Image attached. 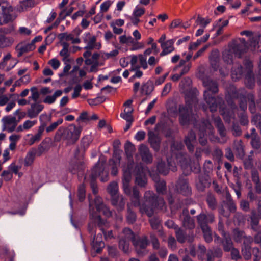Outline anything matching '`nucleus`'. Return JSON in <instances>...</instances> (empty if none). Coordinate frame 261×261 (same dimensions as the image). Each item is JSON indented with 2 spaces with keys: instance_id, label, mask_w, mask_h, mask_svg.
<instances>
[{
  "instance_id": "nucleus-1",
  "label": "nucleus",
  "mask_w": 261,
  "mask_h": 261,
  "mask_svg": "<svg viewBox=\"0 0 261 261\" xmlns=\"http://www.w3.org/2000/svg\"><path fill=\"white\" fill-rule=\"evenodd\" d=\"M139 191L134 188L132 196V204L134 206H140V210L142 213H145L149 217H151L153 213V208L159 206L162 208L164 205V201L162 198H157L151 191H147L144 194V203L140 205L139 203Z\"/></svg>"
},
{
  "instance_id": "nucleus-2",
  "label": "nucleus",
  "mask_w": 261,
  "mask_h": 261,
  "mask_svg": "<svg viewBox=\"0 0 261 261\" xmlns=\"http://www.w3.org/2000/svg\"><path fill=\"white\" fill-rule=\"evenodd\" d=\"M125 239H121L119 242V247L125 253H128L129 251V241L133 240L136 251L138 255L143 256L147 253L146 247L148 245V241L146 237L140 238L137 240L134 239V234L129 228H126L123 230Z\"/></svg>"
},
{
  "instance_id": "nucleus-3",
  "label": "nucleus",
  "mask_w": 261,
  "mask_h": 261,
  "mask_svg": "<svg viewBox=\"0 0 261 261\" xmlns=\"http://www.w3.org/2000/svg\"><path fill=\"white\" fill-rule=\"evenodd\" d=\"M90 222L89 224V230L91 231L96 224L102 225L103 223L97 212L102 213L107 217L112 215L111 212L103 204L101 198L96 197L94 201L89 202Z\"/></svg>"
},
{
  "instance_id": "nucleus-4",
  "label": "nucleus",
  "mask_w": 261,
  "mask_h": 261,
  "mask_svg": "<svg viewBox=\"0 0 261 261\" xmlns=\"http://www.w3.org/2000/svg\"><path fill=\"white\" fill-rule=\"evenodd\" d=\"M198 99L196 94L186 96V106H180L179 109V121L181 125H185L190 122H194L195 117L193 113V110L196 111Z\"/></svg>"
},
{
  "instance_id": "nucleus-5",
  "label": "nucleus",
  "mask_w": 261,
  "mask_h": 261,
  "mask_svg": "<svg viewBox=\"0 0 261 261\" xmlns=\"http://www.w3.org/2000/svg\"><path fill=\"white\" fill-rule=\"evenodd\" d=\"M203 86L206 88V90L204 92V97L210 111L212 112L216 111L218 102L213 96L210 95V93H215L218 92V87L216 83L213 82L208 78L202 79Z\"/></svg>"
},
{
  "instance_id": "nucleus-6",
  "label": "nucleus",
  "mask_w": 261,
  "mask_h": 261,
  "mask_svg": "<svg viewBox=\"0 0 261 261\" xmlns=\"http://www.w3.org/2000/svg\"><path fill=\"white\" fill-rule=\"evenodd\" d=\"M83 57L85 59V64L86 65H90V72H96L98 70V67L103 65L104 63L99 62L100 54L97 52L92 53L91 50H86L83 53Z\"/></svg>"
},
{
  "instance_id": "nucleus-7",
  "label": "nucleus",
  "mask_w": 261,
  "mask_h": 261,
  "mask_svg": "<svg viewBox=\"0 0 261 261\" xmlns=\"http://www.w3.org/2000/svg\"><path fill=\"white\" fill-rule=\"evenodd\" d=\"M16 17L12 7L8 2H0V25L13 20Z\"/></svg>"
},
{
  "instance_id": "nucleus-8",
  "label": "nucleus",
  "mask_w": 261,
  "mask_h": 261,
  "mask_svg": "<svg viewBox=\"0 0 261 261\" xmlns=\"http://www.w3.org/2000/svg\"><path fill=\"white\" fill-rule=\"evenodd\" d=\"M118 191V184L116 182H111L108 187V191L112 196V204L116 206L119 211L122 210L125 205V202L122 196L117 195Z\"/></svg>"
},
{
  "instance_id": "nucleus-9",
  "label": "nucleus",
  "mask_w": 261,
  "mask_h": 261,
  "mask_svg": "<svg viewBox=\"0 0 261 261\" xmlns=\"http://www.w3.org/2000/svg\"><path fill=\"white\" fill-rule=\"evenodd\" d=\"M81 131V126L77 127L71 124L64 129L63 137L69 143H74L79 139Z\"/></svg>"
},
{
  "instance_id": "nucleus-10",
  "label": "nucleus",
  "mask_w": 261,
  "mask_h": 261,
  "mask_svg": "<svg viewBox=\"0 0 261 261\" xmlns=\"http://www.w3.org/2000/svg\"><path fill=\"white\" fill-rule=\"evenodd\" d=\"M25 113H21V116H19V120H17L16 118L12 115L6 116L3 118L2 121L3 124V129L6 130L9 133H11L16 130V126L19 120L22 117H24Z\"/></svg>"
},
{
  "instance_id": "nucleus-11",
  "label": "nucleus",
  "mask_w": 261,
  "mask_h": 261,
  "mask_svg": "<svg viewBox=\"0 0 261 261\" xmlns=\"http://www.w3.org/2000/svg\"><path fill=\"white\" fill-rule=\"evenodd\" d=\"M198 128L199 130V141L201 145H204L207 142V134H212L213 128L207 120L202 122Z\"/></svg>"
},
{
  "instance_id": "nucleus-12",
  "label": "nucleus",
  "mask_w": 261,
  "mask_h": 261,
  "mask_svg": "<svg viewBox=\"0 0 261 261\" xmlns=\"http://www.w3.org/2000/svg\"><path fill=\"white\" fill-rule=\"evenodd\" d=\"M83 41L86 45L84 49L86 50H91L93 49H99L101 47V44L100 42H96V37L92 35L89 33H85L83 36Z\"/></svg>"
},
{
  "instance_id": "nucleus-13",
  "label": "nucleus",
  "mask_w": 261,
  "mask_h": 261,
  "mask_svg": "<svg viewBox=\"0 0 261 261\" xmlns=\"http://www.w3.org/2000/svg\"><path fill=\"white\" fill-rule=\"evenodd\" d=\"M133 167V161H131L127 167L123 168V176L122 178L123 191L126 194L129 195L131 190L129 182L131 180V170Z\"/></svg>"
},
{
  "instance_id": "nucleus-14",
  "label": "nucleus",
  "mask_w": 261,
  "mask_h": 261,
  "mask_svg": "<svg viewBox=\"0 0 261 261\" xmlns=\"http://www.w3.org/2000/svg\"><path fill=\"white\" fill-rule=\"evenodd\" d=\"M243 53L242 49L239 45H236L229 50H225L223 53V58L224 61L228 64H230L233 61V54L235 57H240Z\"/></svg>"
},
{
  "instance_id": "nucleus-15",
  "label": "nucleus",
  "mask_w": 261,
  "mask_h": 261,
  "mask_svg": "<svg viewBox=\"0 0 261 261\" xmlns=\"http://www.w3.org/2000/svg\"><path fill=\"white\" fill-rule=\"evenodd\" d=\"M101 173H102L103 177L101 176L100 180L103 182L106 181L108 180V172L107 171H104L102 165H100V162H98L94 167L92 170V180H94L98 176L101 175Z\"/></svg>"
},
{
  "instance_id": "nucleus-16",
  "label": "nucleus",
  "mask_w": 261,
  "mask_h": 261,
  "mask_svg": "<svg viewBox=\"0 0 261 261\" xmlns=\"http://www.w3.org/2000/svg\"><path fill=\"white\" fill-rule=\"evenodd\" d=\"M139 150L142 159L144 162L150 163L152 162V156L149 152V149L146 145L144 144L141 145L139 147Z\"/></svg>"
},
{
  "instance_id": "nucleus-17",
  "label": "nucleus",
  "mask_w": 261,
  "mask_h": 261,
  "mask_svg": "<svg viewBox=\"0 0 261 261\" xmlns=\"http://www.w3.org/2000/svg\"><path fill=\"white\" fill-rule=\"evenodd\" d=\"M180 218L182 219L183 226L185 228L190 229L194 228L195 224L194 220L189 216L188 210L183 211Z\"/></svg>"
},
{
  "instance_id": "nucleus-18",
  "label": "nucleus",
  "mask_w": 261,
  "mask_h": 261,
  "mask_svg": "<svg viewBox=\"0 0 261 261\" xmlns=\"http://www.w3.org/2000/svg\"><path fill=\"white\" fill-rule=\"evenodd\" d=\"M174 41L173 39L168 40L164 43H162L161 47L162 49V51L160 54L161 56H164L168 55L174 50L173 46Z\"/></svg>"
},
{
  "instance_id": "nucleus-19",
  "label": "nucleus",
  "mask_w": 261,
  "mask_h": 261,
  "mask_svg": "<svg viewBox=\"0 0 261 261\" xmlns=\"http://www.w3.org/2000/svg\"><path fill=\"white\" fill-rule=\"evenodd\" d=\"M43 109V106L37 103L32 104L31 108L28 110V116L30 118H35Z\"/></svg>"
},
{
  "instance_id": "nucleus-20",
  "label": "nucleus",
  "mask_w": 261,
  "mask_h": 261,
  "mask_svg": "<svg viewBox=\"0 0 261 261\" xmlns=\"http://www.w3.org/2000/svg\"><path fill=\"white\" fill-rule=\"evenodd\" d=\"M36 154V150L34 148L28 151L23 160V164L25 167L31 166L33 164Z\"/></svg>"
},
{
  "instance_id": "nucleus-21",
  "label": "nucleus",
  "mask_w": 261,
  "mask_h": 261,
  "mask_svg": "<svg viewBox=\"0 0 261 261\" xmlns=\"http://www.w3.org/2000/svg\"><path fill=\"white\" fill-rule=\"evenodd\" d=\"M35 48L33 43H22L19 44L17 46V49L19 50L18 56H21L23 53L29 52L34 50Z\"/></svg>"
},
{
  "instance_id": "nucleus-22",
  "label": "nucleus",
  "mask_w": 261,
  "mask_h": 261,
  "mask_svg": "<svg viewBox=\"0 0 261 261\" xmlns=\"http://www.w3.org/2000/svg\"><path fill=\"white\" fill-rule=\"evenodd\" d=\"M202 216H200L199 218V221L201 224V228L203 233L204 238L206 242H210L212 240V231L208 225H204L201 222V218Z\"/></svg>"
},
{
  "instance_id": "nucleus-23",
  "label": "nucleus",
  "mask_w": 261,
  "mask_h": 261,
  "mask_svg": "<svg viewBox=\"0 0 261 261\" xmlns=\"http://www.w3.org/2000/svg\"><path fill=\"white\" fill-rule=\"evenodd\" d=\"M196 136L195 133L191 131L185 138V143L190 151H193L194 150V145L195 143Z\"/></svg>"
},
{
  "instance_id": "nucleus-24",
  "label": "nucleus",
  "mask_w": 261,
  "mask_h": 261,
  "mask_svg": "<svg viewBox=\"0 0 261 261\" xmlns=\"http://www.w3.org/2000/svg\"><path fill=\"white\" fill-rule=\"evenodd\" d=\"M177 190L184 195H187L190 193V189L186 179H180L177 185Z\"/></svg>"
},
{
  "instance_id": "nucleus-25",
  "label": "nucleus",
  "mask_w": 261,
  "mask_h": 261,
  "mask_svg": "<svg viewBox=\"0 0 261 261\" xmlns=\"http://www.w3.org/2000/svg\"><path fill=\"white\" fill-rule=\"evenodd\" d=\"M37 123L35 120H27L22 124L19 125L16 128L17 132H22L29 130L33 127Z\"/></svg>"
},
{
  "instance_id": "nucleus-26",
  "label": "nucleus",
  "mask_w": 261,
  "mask_h": 261,
  "mask_svg": "<svg viewBox=\"0 0 261 261\" xmlns=\"http://www.w3.org/2000/svg\"><path fill=\"white\" fill-rule=\"evenodd\" d=\"M92 245L96 251L98 253L104 247V243L102 240V234H98L96 237H94L92 241Z\"/></svg>"
},
{
  "instance_id": "nucleus-27",
  "label": "nucleus",
  "mask_w": 261,
  "mask_h": 261,
  "mask_svg": "<svg viewBox=\"0 0 261 261\" xmlns=\"http://www.w3.org/2000/svg\"><path fill=\"white\" fill-rule=\"evenodd\" d=\"M14 42L12 37H8L0 34V47L5 48L10 46Z\"/></svg>"
},
{
  "instance_id": "nucleus-28",
  "label": "nucleus",
  "mask_w": 261,
  "mask_h": 261,
  "mask_svg": "<svg viewBox=\"0 0 261 261\" xmlns=\"http://www.w3.org/2000/svg\"><path fill=\"white\" fill-rule=\"evenodd\" d=\"M62 94L63 91L61 90H58L54 92L53 95L46 96L43 99V102L47 104H52L55 102L57 98L61 96Z\"/></svg>"
},
{
  "instance_id": "nucleus-29",
  "label": "nucleus",
  "mask_w": 261,
  "mask_h": 261,
  "mask_svg": "<svg viewBox=\"0 0 261 261\" xmlns=\"http://www.w3.org/2000/svg\"><path fill=\"white\" fill-rule=\"evenodd\" d=\"M200 216H202L201 218V222L205 225H207V224L209 223L213 222L214 219V217L212 214H207V215L200 214L197 216V221L200 227L201 224L199 221V218Z\"/></svg>"
},
{
  "instance_id": "nucleus-30",
  "label": "nucleus",
  "mask_w": 261,
  "mask_h": 261,
  "mask_svg": "<svg viewBox=\"0 0 261 261\" xmlns=\"http://www.w3.org/2000/svg\"><path fill=\"white\" fill-rule=\"evenodd\" d=\"M146 182L144 171L143 169H142L141 173L136 174V182L138 185L143 187L146 185Z\"/></svg>"
},
{
  "instance_id": "nucleus-31",
  "label": "nucleus",
  "mask_w": 261,
  "mask_h": 261,
  "mask_svg": "<svg viewBox=\"0 0 261 261\" xmlns=\"http://www.w3.org/2000/svg\"><path fill=\"white\" fill-rule=\"evenodd\" d=\"M154 89L153 83L151 81H148L143 84L141 87V93L142 94H149Z\"/></svg>"
},
{
  "instance_id": "nucleus-32",
  "label": "nucleus",
  "mask_w": 261,
  "mask_h": 261,
  "mask_svg": "<svg viewBox=\"0 0 261 261\" xmlns=\"http://www.w3.org/2000/svg\"><path fill=\"white\" fill-rule=\"evenodd\" d=\"M259 41L256 42L257 39L254 37L251 38L250 40V45L251 47V50L255 51L257 50L261 51V35L258 37Z\"/></svg>"
},
{
  "instance_id": "nucleus-33",
  "label": "nucleus",
  "mask_w": 261,
  "mask_h": 261,
  "mask_svg": "<svg viewBox=\"0 0 261 261\" xmlns=\"http://www.w3.org/2000/svg\"><path fill=\"white\" fill-rule=\"evenodd\" d=\"M218 51L217 50H214L212 52L210 56V60L211 64L215 70L217 69L218 63Z\"/></svg>"
},
{
  "instance_id": "nucleus-34",
  "label": "nucleus",
  "mask_w": 261,
  "mask_h": 261,
  "mask_svg": "<svg viewBox=\"0 0 261 261\" xmlns=\"http://www.w3.org/2000/svg\"><path fill=\"white\" fill-rule=\"evenodd\" d=\"M62 38L66 41H71L73 44H78L81 42L80 38L77 37H75L72 33H63L62 35Z\"/></svg>"
},
{
  "instance_id": "nucleus-35",
  "label": "nucleus",
  "mask_w": 261,
  "mask_h": 261,
  "mask_svg": "<svg viewBox=\"0 0 261 261\" xmlns=\"http://www.w3.org/2000/svg\"><path fill=\"white\" fill-rule=\"evenodd\" d=\"M214 120L216 126L218 128L220 135L222 137H224L225 135V130L221 119L218 117H216Z\"/></svg>"
},
{
  "instance_id": "nucleus-36",
  "label": "nucleus",
  "mask_w": 261,
  "mask_h": 261,
  "mask_svg": "<svg viewBox=\"0 0 261 261\" xmlns=\"http://www.w3.org/2000/svg\"><path fill=\"white\" fill-rule=\"evenodd\" d=\"M119 54V51L117 49H114L110 53H106L104 51H100L99 54L100 56L103 59L107 60L109 58H113L116 57Z\"/></svg>"
},
{
  "instance_id": "nucleus-37",
  "label": "nucleus",
  "mask_w": 261,
  "mask_h": 261,
  "mask_svg": "<svg viewBox=\"0 0 261 261\" xmlns=\"http://www.w3.org/2000/svg\"><path fill=\"white\" fill-rule=\"evenodd\" d=\"M149 141L155 149H159V143L153 132L150 130L148 132Z\"/></svg>"
},
{
  "instance_id": "nucleus-38",
  "label": "nucleus",
  "mask_w": 261,
  "mask_h": 261,
  "mask_svg": "<svg viewBox=\"0 0 261 261\" xmlns=\"http://www.w3.org/2000/svg\"><path fill=\"white\" fill-rule=\"evenodd\" d=\"M224 240L223 241L224 249L226 251H230L232 248V243L228 234L224 236Z\"/></svg>"
},
{
  "instance_id": "nucleus-39",
  "label": "nucleus",
  "mask_w": 261,
  "mask_h": 261,
  "mask_svg": "<svg viewBox=\"0 0 261 261\" xmlns=\"http://www.w3.org/2000/svg\"><path fill=\"white\" fill-rule=\"evenodd\" d=\"M242 73V67L238 65L237 70L234 68H233L232 70V79H233L234 80H237L241 77Z\"/></svg>"
},
{
  "instance_id": "nucleus-40",
  "label": "nucleus",
  "mask_w": 261,
  "mask_h": 261,
  "mask_svg": "<svg viewBox=\"0 0 261 261\" xmlns=\"http://www.w3.org/2000/svg\"><path fill=\"white\" fill-rule=\"evenodd\" d=\"M222 255V252L220 249H216L215 253L213 251L211 250L207 253V261H213L214 257H220Z\"/></svg>"
},
{
  "instance_id": "nucleus-41",
  "label": "nucleus",
  "mask_w": 261,
  "mask_h": 261,
  "mask_svg": "<svg viewBox=\"0 0 261 261\" xmlns=\"http://www.w3.org/2000/svg\"><path fill=\"white\" fill-rule=\"evenodd\" d=\"M134 39L130 36L122 35L119 37L120 42L122 44H127L130 45L133 43Z\"/></svg>"
},
{
  "instance_id": "nucleus-42",
  "label": "nucleus",
  "mask_w": 261,
  "mask_h": 261,
  "mask_svg": "<svg viewBox=\"0 0 261 261\" xmlns=\"http://www.w3.org/2000/svg\"><path fill=\"white\" fill-rule=\"evenodd\" d=\"M156 188L158 193H163L165 190L166 184L164 180H158L156 179Z\"/></svg>"
},
{
  "instance_id": "nucleus-43",
  "label": "nucleus",
  "mask_w": 261,
  "mask_h": 261,
  "mask_svg": "<svg viewBox=\"0 0 261 261\" xmlns=\"http://www.w3.org/2000/svg\"><path fill=\"white\" fill-rule=\"evenodd\" d=\"M30 90L31 92V95L29 97V101L33 100L34 101H36L39 97V93L37 88L35 87H33L31 88Z\"/></svg>"
},
{
  "instance_id": "nucleus-44",
  "label": "nucleus",
  "mask_w": 261,
  "mask_h": 261,
  "mask_svg": "<svg viewBox=\"0 0 261 261\" xmlns=\"http://www.w3.org/2000/svg\"><path fill=\"white\" fill-rule=\"evenodd\" d=\"M134 146L132 143L128 142L126 144L125 150L126 154H127L128 158H129V160L132 158V152L134 151Z\"/></svg>"
},
{
  "instance_id": "nucleus-45",
  "label": "nucleus",
  "mask_w": 261,
  "mask_h": 261,
  "mask_svg": "<svg viewBox=\"0 0 261 261\" xmlns=\"http://www.w3.org/2000/svg\"><path fill=\"white\" fill-rule=\"evenodd\" d=\"M77 196L79 200L82 201L85 198V188L83 185H81L79 187L77 191Z\"/></svg>"
},
{
  "instance_id": "nucleus-46",
  "label": "nucleus",
  "mask_w": 261,
  "mask_h": 261,
  "mask_svg": "<svg viewBox=\"0 0 261 261\" xmlns=\"http://www.w3.org/2000/svg\"><path fill=\"white\" fill-rule=\"evenodd\" d=\"M158 171L164 175H166L168 173V168L165 166L164 162L159 163L157 165Z\"/></svg>"
},
{
  "instance_id": "nucleus-47",
  "label": "nucleus",
  "mask_w": 261,
  "mask_h": 261,
  "mask_svg": "<svg viewBox=\"0 0 261 261\" xmlns=\"http://www.w3.org/2000/svg\"><path fill=\"white\" fill-rule=\"evenodd\" d=\"M177 162H179L182 168L187 167V161H186L185 157L181 153L176 155L175 157Z\"/></svg>"
},
{
  "instance_id": "nucleus-48",
  "label": "nucleus",
  "mask_w": 261,
  "mask_h": 261,
  "mask_svg": "<svg viewBox=\"0 0 261 261\" xmlns=\"http://www.w3.org/2000/svg\"><path fill=\"white\" fill-rule=\"evenodd\" d=\"M63 119L60 118L57 121L51 123L49 126L46 127V130L47 132H50L56 129L58 125L61 124L63 123Z\"/></svg>"
},
{
  "instance_id": "nucleus-49",
  "label": "nucleus",
  "mask_w": 261,
  "mask_h": 261,
  "mask_svg": "<svg viewBox=\"0 0 261 261\" xmlns=\"http://www.w3.org/2000/svg\"><path fill=\"white\" fill-rule=\"evenodd\" d=\"M130 45L131 46L130 50L132 51L139 50L144 47L143 43L135 41V40L133 41V43Z\"/></svg>"
},
{
  "instance_id": "nucleus-50",
  "label": "nucleus",
  "mask_w": 261,
  "mask_h": 261,
  "mask_svg": "<svg viewBox=\"0 0 261 261\" xmlns=\"http://www.w3.org/2000/svg\"><path fill=\"white\" fill-rule=\"evenodd\" d=\"M145 13V9L139 6H136L134 10L133 15L137 17H141Z\"/></svg>"
},
{
  "instance_id": "nucleus-51",
  "label": "nucleus",
  "mask_w": 261,
  "mask_h": 261,
  "mask_svg": "<svg viewBox=\"0 0 261 261\" xmlns=\"http://www.w3.org/2000/svg\"><path fill=\"white\" fill-rule=\"evenodd\" d=\"M32 3H33V2L32 0H25V1L22 2L20 4L19 7L18 8V10L19 11H24L27 8V7L31 6Z\"/></svg>"
},
{
  "instance_id": "nucleus-52",
  "label": "nucleus",
  "mask_w": 261,
  "mask_h": 261,
  "mask_svg": "<svg viewBox=\"0 0 261 261\" xmlns=\"http://www.w3.org/2000/svg\"><path fill=\"white\" fill-rule=\"evenodd\" d=\"M21 167L22 166L21 164L16 165L15 162H13L10 165V166H9V169L15 174H17L18 172L20 170Z\"/></svg>"
},
{
  "instance_id": "nucleus-53",
  "label": "nucleus",
  "mask_w": 261,
  "mask_h": 261,
  "mask_svg": "<svg viewBox=\"0 0 261 261\" xmlns=\"http://www.w3.org/2000/svg\"><path fill=\"white\" fill-rule=\"evenodd\" d=\"M128 214L127 216V220L129 223H132L136 220V215L135 214L130 210V205H128Z\"/></svg>"
},
{
  "instance_id": "nucleus-54",
  "label": "nucleus",
  "mask_w": 261,
  "mask_h": 261,
  "mask_svg": "<svg viewBox=\"0 0 261 261\" xmlns=\"http://www.w3.org/2000/svg\"><path fill=\"white\" fill-rule=\"evenodd\" d=\"M175 232L178 241L181 243L184 242L186 240V238L183 231L180 229L177 228L175 230Z\"/></svg>"
},
{
  "instance_id": "nucleus-55",
  "label": "nucleus",
  "mask_w": 261,
  "mask_h": 261,
  "mask_svg": "<svg viewBox=\"0 0 261 261\" xmlns=\"http://www.w3.org/2000/svg\"><path fill=\"white\" fill-rule=\"evenodd\" d=\"M89 120H90V118L88 116L87 113L86 112L81 113L79 118L77 119V121L79 122L80 124L82 122H86Z\"/></svg>"
},
{
  "instance_id": "nucleus-56",
  "label": "nucleus",
  "mask_w": 261,
  "mask_h": 261,
  "mask_svg": "<svg viewBox=\"0 0 261 261\" xmlns=\"http://www.w3.org/2000/svg\"><path fill=\"white\" fill-rule=\"evenodd\" d=\"M60 55L62 57L63 60L66 62L67 61H69V59L68 58L69 56V50L68 49H62L60 52Z\"/></svg>"
},
{
  "instance_id": "nucleus-57",
  "label": "nucleus",
  "mask_w": 261,
  "mask_h": 261,
  "mask_svg": "<svg viewBox=\"0 0 261 261\" xmlns=\"http://www.w3.org/2000/svg\"><path fill=\"white\" fill-rule=\"evenodd\" d=\"M252 177L253 181L257 185V189L258 192L261 191V189L259 188V185H258L259 179L258 176V174L257 171H253L252 173Z\"/></svg>"
},
{
  "instance_id": "nucleus-58",
  "label": "nucleus",
  "mask_w": 261,
  "mask_h": 261,
  "mask_svg": "<svg viewBox=\"0 0 261 261\" xmlns=\"http://www.w3.org/2000/svg\"><path fill=\"white\" fill-rule=\"evenodd\" d=\"M152 228L154 229H159L160 227V220L158 218H152L150 220Z\"/></svg>"
},
{
  "instance_id": "nucleus-59",
  "label": "nucleus",
  "mask_w": 261,
  "mask_h": 261,
  "mask_svg": "<svg viewBox=\"0 0 261 261\" xmlns=\"http://www.w3.org/2000/svg\"><path fill=\"white\" fill-rule=\"evenodd\" d=\"M92 141L91 137L90 136L84 137L81 141V143L84 148H87Z\"/></svg>"
},
{
  "instance_id": "nucleus-60",
  "label": "nucleus",
  "mask_w": 261,
  "mask_h": 261,
  "mask_svg": "<svg viewBox=\"0 0 261 261\" xmlns=\"http://www.w3.org/2000/svg\"><path fill=\"white\" fill-rule=\"evenodd\" d=\"M139 60L140 64L141 66V67L144 69H146L148 67V65H147V63L146 61V57H145V56H143L142 55H140L139 56Z\"/></svg>"
},
{
  "instance_id": "nucleus-61",
  "label": "nucleus",
  "mask_w": 261,
  "mask_h": 261,
  "mask_svg": "<svg viewBox=\"0 0 261 261\" xmlns=\"http://www.w3.org/2000/svg\"><path fill=\"white\" fill-rule=\"evenodd\" d=\"M112 4V2L110 0L103 2L100 5L101 11L102 12L107 11Z\"/></svg>"
},
{
  "instance_id": "nucleus-62",
  "label": "nucleus",
  "mask_w": 261,
  "mask_h": 261,
  "mask_svg": "<svg viewBox=\"0 0 261 261\" xmlns=\"http://www.w3.org/2000/svg\"><path fill=\"white\" fill-rule=\"evenodd\" d=\"M196 22L197 24L202 25L204 28H205L206 25L210 23V20L208 19L205 20V19L198 16Z\"/></svg>"
},
{
  "instance_id": "nucleus-63",
  "label": "nucleus",
  "mask_w": 261,
  "mask_h": 261,
  "mask_svg": "<svg viewBox=\"0 0 261 261\" xmlns=\"http://www.w3.org/2000/svg\"><path fill=\"white\" fill-rule=\"evenodd\" d=\"M120 117L125 120L127 122L132 123L133 121L132 113H126L123 112L120 114Z\"/></svg>"
},
{
  "instance_id": "nucleus-64",
  "label": "nucleus",
  "mask_w": 261,
  "mask_h": 261,
  "mask_svg": "<svg viewBox=\"0 0 261 261\" xmlns=\"http://www.w3.org/2000/svg\"><path fill=\"white\" fill-rule=\"evenodd\" d=\"M49 64L53 68L57 70L60 65V62L56 58H53L49 61Z\"/></svg>"
}]
</instances>
